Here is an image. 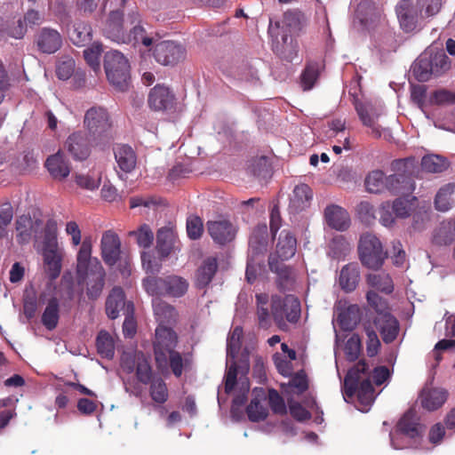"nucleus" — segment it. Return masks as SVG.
Here are the masks:
<instances>
[{
	"mask_svg": "<svg viewBox=\"0 0 455 455\" xmlns=\"http://www.w3.org/2000/svg\"><path fill=\"white\" fill-rule=\"evenodd\" d=\"M106 314L114 320L119 316L121 310L126 314H133V303L125 300L124 290L119 286H115L109 292L106 299Z\"/></svg>",
	"mask_w": 455,
	"mask_h": 455,
	"instance_id": "obj_13",
	"label": "nucleus"
},
{
	"mask_svg": "<svg viewBox=\"0 0 455 455\" xmlns=\"http://www.w3.org/2000/svg\"><path fill=\"white\" fill-rule=\"evenodd\" d=\"M313 197L312 190L307 184L297 185L290 201V209L294 212L305 210Z\"/></svg>",
	"mask_w": 455,
	"mask_h": 455,
	"instance_id": "obj_32",
	"label": "nucleus"
},
{
	"mask_svg": "<svg viewBox=\"0 0 455 455\" xmlns=\"http://www.w3.org/2000/svg\"><path fill=\"white\" fill-rule=\"evenodd\" d=\"M98 354L106 359H112L115 355V342L112 336L105 330L99 331L96 338Z\"/></svg>",
	"mask_w": 455,
	"mask_h": 455,
	"instance_id": "obj_42",
	"label": "nucleus"
},
{
	"mask_svg": "<svg viewBox=\"0 0 455 455\" xmlns=\"http://www.w3.org/2000/svg\"><path fill=\"white\" fill-rule=\"evenodd\" d=\"M436 210L447 212L455 206V183H449L442 187L435 198Z\"/></svg>",
	"mask_w": 455,
	"mask_h": 455,
	"instance_id": "obj_37",
	"label": "nucleus"
},
{
	"mask_svg": "<svg viewBox=\"0 0 455 455\" xmlns=\"http://www.w3.org/2000/svg\"><path fill=\"white\" fill-rule=\"evenodd\" d=\"M173 248V236L168 230H160L156 236V249L162 259L167 258Z\"/></svg>",
	"mask_w": 455,
	"mask_h": 455,
	"instance_id": "obj_48",
	"label": "nucleus"
},
{
	"mask_svg": "<svg viewBox=\"0 0 455 455\" xmlns=\"http://www.w3.org/2000/svg\"><path fill=\"white\" fill-rule=\"evenodd\" d=\"M451 225H442L433 235V243L436 245H449L454 240V234Z\"/></svg>",
	"mask_w": 455,
	"mask_h": 455,
	"instance_id": "obj_58",
	"label": "nucleus"
},
{
	"mask_svg": "<svg viewBox=\"0 0 455 455\" xmlns=\"http://www.w3.org/2000/svg\"><path fill=\"white\" fill-rule=\"evenodd\" d=\"M135 375L137 380L144 385H148L157 377L153 372L149 360L142 352L138 353Z\"/></svg>",
	"mask_w": 455,
	"mask_h": 455,
	"instance_id": "obj_40",
	"label": "nucleus"
},
{
	"mask_svg": "<svg viewBox=\"0 0 455 455\" xmlns=\"http://www.w3.org/2000/svg\"><path fill=\"white\" fill-rule=\"evenodd\" d=\"M142 267L147 273L156 274L158 273L162 267V260L164 259L159 256L156 258L153 251H143L140 255Z\"/></svg>",
	"mask_w": 455,
	"mask_h": 455,
	"instance_id": "obj_56",
	"label": "nucleus"
},
{
	"mask_svg": "<svg viewBox=\"0 0 455 455\" xmlns=\"http://www.w3.org/2000/svg\"><path fill=\"white\" fill-rule=\"evenodd\" d=\"M271 311L276 323L281 324L284 320L294 323L300 317V302L293 295H274L271 298Z\"/></svg>",
	"mask_w": 455,
	"mask_h": 455,
	"instance_id": "obj_7",
	"label": "nucleus"
},
{
	"mask_svg": "<svg viewBox=\"0 0 455 455\" xmlns=\"http://www.w3.org/2000/svg\"><path fill=\"white\" fill-rule=\"evenodd\" d=\"M218 270L217 259L208 257L199 266L196 272V286L204 289L210 284Z\"/></svg>",
	"mask_w": 455,
	"mask_h": 455,
	"instance_id": "obj_28",
	"label": "nucleus"
},
{
	"mask_svg": "<svg viewBox=\"0 0 455 455\" xmlns=\"http://www.w3.org/2000/svg\"><path fill=\"white\" fill-rule=\"evenodd\" d=\"M228 368L225 374V392L227 394L231 393L235 385L237 379V366L236 363L234 359L231 358V361H228Z\"/></svg>",
	"mask_w": 455,
	"mask_h": 455,
	"instance_id": "obj_63",
	"label": "nucleus"
},
{
	"mask_svg": "<svg viewBox=\"0 0 455 455\" xmlns=\"http://www.w3.org/2000/svg\"><path fill=\"white\" fill-rule=\"evenodd\" d=\"M174 100V95L169 88L162 85L155 86L148 95L149 107L156 111H164L172 108Z\"/></svg>",
	"mask_w": 455,
	"mask_h": 455,
	"instance_id": "obj_20",
	"label": "nucleus"
},
{
	"mask_svg": "<svg viewBox=\"0 0 455 455\" xmlns=\"http://www.w3.org/2000/svg\"><path fill=\"white\" fill-rule=\"evenodd\" d=\"M69 38L77 46H84L90 43L92 38V29L85 21H76L69 30Z\"/></svg>",
	"mask_w": 455,
	"mask_h": 455,
	"instance_id": "obj_35",
	"label": "nucleus"
},
{
	"mask_svg": "<svg viewBox=\"0 0 455 455\" xmlns=\"http://www.w3.org/2000/svg\"><path fill=\"white\" fill-rule=\"evenodd\" d=\"M103 52L102 45L100 44L94 43L91 47H88L84 51V57L86 63L97 72L100 69V58Z\"/></svg>",
	"mask_w": 455,
	"mask_h": 455,
	"instance_id": "obj_57",
	"label": "nucleus"
},
{
	"mask_svg": "<svg viewBox=\"0 0 455 455\" xmlns=\"http://www.w3.org/2000/svg\"><path fill=\"white\" fill-rule=\"evenodd\" d=\"M206 228L212 240L220 245L232 242L236 235L235 228L227 220H209Z\"/></svg>",
	"mask_w": 455,
	"mask_h": 455,
	"instance_id": "obj_17",
	"label": "nucleus"
},
{
	"mask_svg": "<svg viewBox=\"0 0 455 455\" xmlns=\"http://www.w3.org/2000/svg\"><path fill=\"white\" fill-rule=\"evenodd\" d=\"M80 280L85 282L86 295L89 299H98L105 286L106 271L99 259H95L93 268L88 271L84 276H77Z\"/></svg>",
	"mask_w": 455,
	"mask_h": 455,
	"instance_id": "obj_11",
	"label": "nucleus"
},
{
	"mask_svg": "<svg viewBox=\"0 0 455 455\" xmlns=\"http://www.w3.org/2000/svg\"><path fill=\"white\" fill-rule=\"evenodd\" d=\"M297 248V239L294 234L288 229L280 232L275 246V253L277 257L283 260L291 258Z\"/></svg>",
	"mask_w": 455,
	"mask_h": 455,
	"instance_id": "obj_26",
	"label": "nucleus"
},
{
	"mask_svg": "<svg viewBox=\"0 0 455 455\" xmlns=\"http://www.w3.org/2000/svg\"><path fill=\"white\" fill-rule=\"evenodd\" d=\"M324 218L328 226L336 230L344 231L349 228L348 212L340 206H327L324 211Z\"/></svg>",
	"mask_w": 455,
	"mask_h": 455,
	"instance_id": "obj_25",
	"label": "nucleus"
},
{
	"mask_svg": "<svg viewBox=\"0 0 455 455\" xmlns=\"http://www.w3.org/2000/svg\"><path fill=\"white\" fill-rule=\"evenodd\" d=\"M44 271L51 281L57 279L61 272L62 253L60 249L47 250L42 252Z\"/></svg>",
	"mask_w": 455,
	"mask_h": 455,
	"instance_id": "obj_30",
	"label": "nucleus"
},
{
	"mask_svg": "<svg viewBox=\"0 0 455 455\" xmlns=\"http://www.w3.org/2000/svg\"><path fill=\"white\" fill-rule=\"evenodd\" d=\"M177 345V333L172 328L159 324L153 341L156 366L163 373L171 369L173 375L179 378L182 375L188 361L175 350Z\"/></svg>",
	"mask_w": 455,
	"mask_h": 455,
	"instance_id": "obj_1",
	"label": "nucleus"
},
{
	"mask_svg": "<svg viewBox=\"0 0 455 455\" xmlns=\"http://www.w3.org/2000/svg\"><path fill=\"white\" fill-rule=\"evenodd\" d=\"M117 166L124 173L132 172L137 164V155L133 148L126 144H118L114 148Z\"/></svg>",
	"mask_w": 455,
	"mask_h": 455,
	"instance_id": "obj_22",
	"label": "nucleus"
},
{
	"mask_svg": "<svg viewBox=\"0 0 455 455\" xmlns=\"http://www.w3.org/2000/svg\"><path fill=\"white\" fill-rule=\"evenodd\" d=\"M395 11L401 28L406 33L413 31L417 26V19L411 13V3L400 2Z\"/></svg>",
	"mask_w": 455,
	"mask_h": 455,
	"instance_id": "obj_38",
	"label": "nucleus"
},
{
	"mask_svg": "<svg viewBox=\"0 0 455 455\" xmlns=\"http://www.w3.org/2000/svg\"><path fill=\"white\" fill-rule=\"evenodd\" d=\"M60 319V305L56 297L48 300L47 306L42 315V323L49 331L54 330Z\"/></svg>",
	"mask_w": 455,
	"mask_h": 455,
	"instance_id": "obj_39",
	"label": "nucleus"
},
{
	"mask_svg": "<svg viewBox=\"0 0 455 455\" xmlns=\"http://www.w3.org/2000/svg\"><path fill=\"white\" fill-rule=\"evenodd\" d=\"M357 399L363 406H369L372 403L374 400V387L369 378L363 379L361 376L357 390Z\"/></svg>",
	"mask_w": 455,
	"mask_h": 455,
	"instance_id": "obj_49",
	"label": "nucleus"
},
{
	"mask_svg": "<svg viewBox=\"0 0 455 455\" xmlns=\"http://www.w3.org/2000/svg\"><path fill=\"white\" fill-rule=\"evenodd\" d=\"M337 321L341 330H354L361 321V310L359 306L356 304L347 306L339 314Z\"/></svg>",
	"mask_w": 455,
	"mask_h": 455,
	"instance_id": "obj_34",
	"label": "nucleus"
},
{
	"mask_svg": "<svg viewBox=\"0 0 455 455\" xmlns=\"http://www.w3.org/2000/svg\"><path fill=\"white\" fill-rule=\"evenodd\" d=\"M393 169L398 173L386 178V188L394 195H408L414 189L412 175L414 160L398 159L393 162Z\"/></svg>",
	"mask_w": 455,
	"mask_h": 455,
	"instance_id": "obj_6",
	"label": "nucleus"
},
{
	"mask_svg": "<svg viewBox=\"0 0 455 455\" xmlns=\"http://www.w3.org/2000/svg\"><path fill=\"white\" fill-rule=\"evenodd\" d=\"M104 68L109 83L117 90L124 92L130 83L128 60L118 51L108 52L104 57Z\"/></svg>",
	"mask_w": 455,
	"mask_h": 455,
	"instance_id": "obj_5",
	"label": "nucleus"
},
{
	"mask_svg": "<svg viewBox=\"0 0 455 455\" xmlns=\"http://www.w3.org/2000/svg\"><path fill=\"white\" fill-rule=\"evenodd\" d=\"M356 113L363 124L371 129V133L375 138L381 136L380 126L377 124L379 116L374 112L371 104L356 101L355 105Z\"/></svg>",
	"mask_w": 455,
	"mask_h": 455,
	"instance_id": "obj_27",
	"label": "nucleus"
},
{
	"mask_svg": "<svg viewBox=\"0 0 455 455\" xmlns=\"http://www.w3.org/2000/svg\"><path fill=\"white\" fill-rule=\"evenodd\" d=\"M92 243L90 239H84L76 255L77 276H84L88 271L92 270L93 263L97 258H92Z\"/></svg>",
	"mask_w": 455,
	"mask_h": 455,
	"instance_id": "obj_29",
	"label": "nucleus"
},
{
	"mask_svg": "<svg viewBox=\"0 0 455 455\" xmlns=\"http://www.w3.org/2000/svg\"><path fill=\"white\" fill-rule=\"evenodd\" d=\"M431 60L432 68L435 71V76L441 75L444 70L450 67L448 57L443 52H437L435 54H428Z\"/></svg>",
	"mask_w": 455,
	"mask_h": 455,
	"instance_id": "obj_64",
	"label": "nucleus"
},
{
	"mask_svg": "<svg viewBox=\"0 0 455 455\" xmlns=\"http://www.w3.org/2000/svg\"><path fill=\"white\" fill-rule=\"evenodd\" d=\"M153 56L164 65H175L186 58V49L173 41H162L156 44Z\"/></svg>",
	"mask_w": 455,
	"mask_h": 455,
	"instance_id": "obj_10",
	"label": "nucleus"
},
{
	"mask_svg": "<svg viewBox=\"0 0 455 455\" xmlns=\"http://www.w3.org/2000/svg\"><path fill=\"white\" fill-rule=\"evenodd\" d=\"M447 399V392L442 388L424 390L421 394V404L427 411L440 408Z\"/></svg>",
	"mask_w": 455,
	"mask_h": 455,
	"instance_id": "obj_36",
	"label": "nucleus"
},
{
	"mask_svg": "<svg viewBox=\"0 0 455 455\" xmlns=\"http://www.w3.org/2000/svg\"><path fill=\"white\" fill-rule=\"evenodd\" d=\"M369 366L364 360H360L351 370L348 371L344 379V396L352 398L357 395L358 385L361 380V374L368 372Z\"/></svg>",
	"mask_w": 455,
	"mask_h": 455,
	"instance_id": "obj_21",
	"label": "nucleus"
},
{
	"mask_svg": "<svg viewBox=\"0 0 455 455\" xmlns=\"http://www.w3.org/2000/svg\"><path fill=\"white\" fill-rule=\"evenodd\" d=\"M362 352V341L360 336L356 333L351 335L345 344V354L347 359L355 362L359 358Z\"/></svg>",
	"mask_w": 455,
	"mask_h": 455,
	"instance_id": "obj_55",
	"label": "nucleus"
},
{
	"mask_svg": "<svg viewBox=\"0 0 455 455\" xmlns=\"http://www.w3.org/2000/svg\"><path fill=\"white\" fill-rule=\"evenodd\" d=\"M149 385V395L152 401L156 404H164L169 399V391L166 382L162 377L155 378Z\"/></svg>",
	"mask_w": 455,
	"mask_h": 455,
	"instance_id": "obj_43",
	"label": "nucleus"
},
{
	"mask_svg": "<svg viewBox=\"0 0 455 455\" xmlns=\"http://www.w3.org/2000/svg\"><path fill=\"white\" fill-rule=\"evenodd\" d=\"M243 337V329L236 326L233 329L227 340V355L235 359L241 347V339Z\"/></svg>",
	"mask_w": 455,
	"mask_h": 455,
	"instance_id": "obj_53",
	"label": "nucleus"
},
{
	"mask_svg": "<svg viewBox=\"0 0 455 455\" xmlns=\"http://www.w3.org/2000/svg\"><path fill=\"white\" fill-rule=\"evenodd\" d=\"M373 322L384 343L390 344L396 339L400 331V324L390 312L377 315Z\"/></svg>",
	"mask_w": 455,
	"mask_h": 455,
	"instance_id": "obj_18",
	"label": "nucleus"
},
{
	"mask_svg": "<svg viewBox=\"0 0 455 455\" xmlns=\"http://www.w3.org/2000/svg\"><path fill=\"white\" fill-rule=\"evenodd\" d=\"M386 176L382 171L370 172L365 179V187L371 193H380L386 188Z\"/></svg>",
	"mask_w": 455,
	"mask_h": 455,
	"instance_id": "obj_50",
	"label": "nucleus"
},
{
	"mask_svg": "<svg viewBox=\"0 0 455 455\" xmlns=\"http://www.w3.org/2000/svg\"><path fill=\"white\" fill-rule=\"evenodd\" d=\"M303 15L299 12L291 11L284 13L283 23L289 33H295L302 28Z\"/></svg>",
	"mask_w": 455,
	"mask_h": 455,
	"instance_id": "obj_59",
	"label": "nucleus"
},
{
	"mask_svg": "<svg viewBox=\"0 0 455 455\" xmlns=\"http://www.w3.org/2000/svg\"><path fill=\"white\" fill-rule=\"evenodd\" d=\"M360 282V267L357 263L351 262L342 267L339 275V284L342 291H355Z\"/></svg>",
	"mask_w": 455,
	"mask_h": 455,
	"instance_id": "obj_24",
	"label": "nucleus"
},
{
	"mask_svg": "<svg viewBox=\"0 0 455 455\" xmlns=\"http://www.w3.org/2000/svg\"><path fill=\"white\" fill-rule=\"evenodd\" d=\"M268 403L274 413L284 415L287 412L283 398L277 390L270 388L268 390Z\"/></svg>",
	"mask_w": 455,
	"mask_h": 455,
	"instance_id": "obj_60",
	"label": "nucleus"
},
{
	"mask_svg": "<svg viewBox=\"0 0 455 455\" xmlns=\"http://www.w3.org/2000/svg\"><path fill=\"white\" fill-rule=\"evenodd\" d=\"M366 299L368 304L376 311L378 315H380V314L389 313L387 300L380 297L377 292L373 291H368Z\"/></svg>",
	"mask_w": 455,
	"mask_h": 455,
	"instance_id": "obj_61",
	"label": "nucleus"
},
{
	"mask_svg": "<svg viewBox=\"0 0 455 455\" xmlns=\"http://www.w3.org/2000/svg\"><path fill=\"white\" fill-rule=\"evenodd\" d=\"M268 266L271 272L276 274V285L279 291H286L293 289L295 275L292 267L286 266L275 255L268 258Z\"/></svg>",
	"mask_w": 455,
	"mask_h": 455,
	"instance_id": "obj_16",
	"label": "nucleus"
},
{
	"mask_svg": "<svg viewBox=\"0 0 455 455\" xmlns=\"http://www.w3.org/2000/svg\"><path fill=\"white\" fill-rule=\"evenodd\" d=\"M320 75L317 62L308 63L301 74V85L305 91L311 90Z\"/></svg>",
	"mask_w": 455,
	"mask_h": 455,
	"instance_id": "obj_51",
	"label": "nucleus"
},
{
	"mask_svg": "<svg viewBox=\"0 0 455 455\" xmlns=\"http://www.w3.org/2000/svg\"><path fill=\"white\" fill-rule=\"evenodd\" d=\"M100 256L104 263L112 267L121 260L122 243L114 230H107L100 239Z\"/></svg>",
	"mask_w": 455,
	"mask_h": 455,
	"instance_id": "obj_9",
	"label": "nucleus"
},
{
	"mask_svg": "<svg viewBox=\"0 0 455 455\" xmlns=\"http://www.w3.org/2000/svg\"><path fill=\"white\" fill-rule=\"evenodd\" d=\"M330 253L335 259L345 256L351 249L350 243L342 235L334 236L330 243Z\"/></svg>",
	"mask_w": 455,
	"mask_h": 455,
	"instance_id": "obj_52",
	"label": "nucleus"
},
{
	"mask_svg": "<svg viewBox=\"0 0 455 455\" xmlns=\"http://www.w3.org/2000/svg\"><path fill=\"white\" fill-rule=\"evenodd\" d=\"M128 235L134 237L137 244L144 249L150 248L154 241V233L148 224H142L136 230L130 231Z\"/></svg>",
	"mask_w": 455,
	"mask_h": 455,
	"instance_id": "obj_46",
	"label": "nucleus"
},
{
	"mask_svg": "<svg viewBox=\"0 0 455 455\" xmlns=\"http://www.w3.org/2000/svg\"><path fill=\"white\" fill-rule=\"evenodd\" d=\"M146 291L153 297L180 298L188 290V282L176 275L148 276L143 280Z\"/></svg>",
	"mask_w": 455,
	"mask_h": 455,
	"instance_id": "obj_2",
	"label": "nucleus"
},
{
	"mask_svg": "<svg viewBox=\"0 0 455 455\" xmlns=\"http://www.w3.org/2000/svg\"><path fill=\"white\" fill-rule=\"evenodd\" d=\"M204 232L203 220L198 216H191L187 220V233L190 239H199Z\"/></svg>",
	"mask_w": 455,
	"mask_h": 455,
	"instance_id": "obj_62",
	"label": "nucleus"
},
{
	"mask_svg": "<svg viewBox=\"0 0 455 455\" xmlns=\"http://www.w3.org/2000/svg\"><path fill=\"white\" fill-rule=\"evenodd\" d=\"M124 12L111 11L104 23L103 35L113 42L123 44L128 36L124 27Z\"/></svg>",
	"mask_w": 455,
	"mask_h": 455,
	"instance_id": "obj_15",
	"label": "nucleus"
},
{
	"mask_svg": "<svg viewBox=\"0 0 455 455\" xmlns=\"http://www.w3.org/2000/svg\"><path fill=\"white\" fill-rule=\"evenodd\" d=\"M41 220H33L29 216L21 215L16 220L17 239L19 243H28L37 228L41 227Z\"/></svg>",
	"mask_w": 455,
	"mask_h": 455,
	"instance_id": "obj_31",
	"label": "nucleus"
},
{
	"mask_svg": "<svg viewBox=\"0 0 455 455\" xmlns=\"http://www.w3.org/2000/svg\"><path fill=\"white\" fill-rule=\"evenodd\" d=\"M395 432L409 439L413 444H419L425 432V427L413 409H409L401 417L395 426Z\"/></svg>",
	"mask_w": 455,
	"mask_h": 455,
	"instance_id": "obj_8",
	"label": "nucleus"
},
{
	"mask_svg": "<svg viewBox=\"0 0 455 455\" xmlns=\"http://www.w3.org/2000/svg\"><path fill=\"white\" fill-rule=\"evenodd\" d=\"M35 44L40 52L52 54L61 48L63 38L57 29L44 27L36 33Z\"/></svg>",
	"mask_w": 455,
	"mask_h": 455,
	"instance_id": "obj_12",
	"label": "nucleus"
},
{
	"mask_svg": "<svg viewBox=\"0 0 455 455\" xmlns=\"http://www.w3.org/2000/svg\"><path fill=\"white\" fill-rule=\"evenodd\" d=\"M448 166L447 160L438 155L426 156L421 160L422 170L430 173L443 172Z\"/></svg>",
	"mask_w": 455,
	"mask_h": 455,
	"instance_id": "obj_44",
	"label": "nucleus"
},
{
	"mask_svg": "<svg viewBox=\"0 0 455 455\" xmlns=\"http://www.w3.org/2000/svg\"><path fill=\"white\" fill-rule=\"evenodd\" d=\"M128 21L132 27L129 32H126V38L123 44H133L134 45L141 44L149 47L155 42L153 36H150L145 28L141 25L140 15L137 11H132L128 14Z\"/></svg>",
	"mask_w": 455,
	"mask_h": 455,
	"instance_id": "obj_14",
	"label": "nucleus"
},
{
	"mask_svg": "<svg viewBox=\"0 0 455 455\" xmlns=\"http://www.w3.org/2000/svg\"><path fill=\"white\" fill-rule=\"evenodd\" d=\"M358 257L363 266L378 270L387 258L381 241L374 234L365 232L360 235L357 246Z\"/></svg>",
	"mask_w": 455,
	"mask_h": 455,
	"instance_id": "obj_4",
	"label": "nucleus"
},
{
	"mask_svg": "<svg viewBox=\"0 0 455 455\" xmlns=\"http://www.w3.org/2000/svg\"><path fill=\"white\" fill-rule=\"evenodd\" d=\"M45 167L50 175L57 180H65L70 173V165L60 151L50 156L45 161Z\"/></svg>",
	"mask_w": 455,
	"mask_h": 455,
	"instance_id": "obj_23",
	"label": "nucleus"
},
{
	"mask_svg": "<svg viewBox=\"0 0 455 455\" xmlns=\"http://www.w3.org/2000/svg\"><path fill=\"white\" fill-rule=\"evenodd\" d=\"M431 63V60L427 52L421 54L417 59L412 67V72L419 82H427L430 79L432 75H435Z\"/></svg>",
	"mask_w": 455,
	"mask_h": 455,
	"instance_id": "obj_41",
	"label": "nucleus"
},
{
	"mask_svg": "<svg viewBox=\"0 0 455 455\" xmlns=\"http://www.w3.org/2000/svg\"><path fill=\"white\" fill-rule=\"evenodd\" d=\"M249 419L251 422H259L267 419L268 410L262 405L257 398L251 401L246 408Z\"/></svg>",
	"mask_w": 455,
	"mask_h": 455,
	"instance_id": "obj_54",
	"label": "nucleus"
},
{
	"mask_svg": "<svg viewBox=\"0 0 455 455\" xmlns=\"http://www.w3.org/2000/svg\"><path fill=\"white\" fill-rule=\"evenodd\" d=\"M65 147L75 160L83 161L90 156L88 139L83 132H74L68 136Z\"/></svg>",
	"mask_w": 455,
	"mask_h": 455,
	"instance_id": "obj_19",
	"label": "nucleus"
},
{
	"mask_svg": "<svg viewBox=\"0 0 455 455\" xmlns=\"http://www.w3.org/2000/svg\"><path fill=\"white\" fill-rule=\"evenodd\" d=\"M152 306L154 314L160 322L159 324L171 323L176 321L178 313L175 307L166 301L163 300L160 297H155L152 299Z\"/></svg>",
	"mask_w": 455,
	"mask_h": 455,
	"instance_id": "obj_33",
	"label": "nucleus"
},
{
	"mask_svg": "<svg viewBox=\"0 0 455 455\" xmlns=\"http://www.w3.org/2000/svg\"><path fill=\"white\" fill-rule=\"evenodd\" d=\"M84 124L92 140L96 144L111 140L112 122L108 110L102 107H92L84 115Z\"/></svg>",
	"mask_w": 455,
	"mask_h": 455,
	"instance_id": "obj_3",
	"label": "nucleus"
},
{
	"mask_svg": "<svg viewBox=\"0 0 455 455\" xmlns=\"http://www.w3.org/2000/svg\"><path fill=\"white\" fill-rule=\"evenodd\" d=\"M368 284L386 294L394 291L393 280L387 274H370L367 275Z\"/></svg>",
	"mask_w": 455,
	"mask_h": 455,
	"instance_id": "obj_45",
	"label": "nucleus"
},
{
	"mask_svg": "<svg viewBox=\"0 0 455 455\" xmlns=\"http://www.w3.org/2000/svg\"><path fill=\"white\" fill-rule=\"evenodd\" d=\"M57 249V224L55 220H49L44 228L43 251Z\"/></svg>",
	"mask_w": 455,
	"mask_h": 455,
	"instance_id": "obj_47",
	"label": "nucleus"
}]
</instances>
